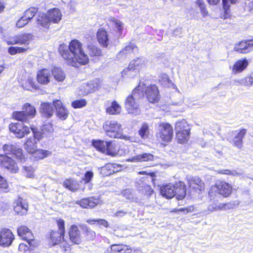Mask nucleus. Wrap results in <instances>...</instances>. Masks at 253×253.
Segmentation results:
<instances>
[{"instance_id": "obj_33", "label": "nucleus", "mask_w": 253, "mask_h": 253, "mask_svg": "<svg viewBox=\"0 0 253 253\" xmlns=\"http://www.w3.org/2000/svg\"><path fill=\"white\" fill-rule=\"evenodd\" d=\"M248 61L244 59L237 61L234 64L232 68V71L234 73H240L243 71L248 66Z\"/></svg>"}, {"instance_id": "obj_25", "label": "nucleus", "mask_w": 253, "mask_h": 253, "mask_svg": "<svg viewBox=\"0 0 253 253\" xmlns=\"http://www.w3.org/2000/svg\"><path fill=\"white\" fill-rule=\"evenodd\" d=\"M97 38L99 43L104 47L109 44V39L107 32L103 29H100L97 33Z\"/></svg>"}, {"instance_id": "obj_20", "label": "nucleus", "mask_w": 253, "mask_h": 253, "mask_svg": "<svg viewBox=\"0 0 253 253\" xmlns=\"http://www.w3.org/2000/svg\"><path fill=\"white\" fill-rule=\"evenodd\" d=\"M53 105L56 111L57 116L62 120H65L68 116V110L63 105L62 102L59 100L53 101Z\"/></svg>"}, {"instance_id": "obj_22", "label": "nucleus", "mask_w": 253, "mask_h": 253, "mask_svg": "<svg viewBox=\"0 0 253 253\" xmlns=\"http://www.w3.org/2000/svg\"><path fill=\"white\" fill-rule=\"evenodd\" d=\"M50 243L52 246L60 244V246L63 247L62 242H65L64 239V234L58 231H52L50 235Z\"/></svg>"}, {"instance_id": "obj_64", "label": "nucleus", "mask_w": 253, "mask_h": 253, "mask_svg": "<svg viewBox=\"0 0 253 253\" xmlns=\"http://www.w3.org/2000/svg\"><path fill=\"white\" fill-rule=\"evenodd\" d=\"M246 9L250 11H253V0H247L245 3Z\"/></svg>"}, {"instance_id": "obj_63", "label": "nucleus", "mask_w": 253, "mask_h": 253, "mask_svg": "<svg viewBox=\"0 0 253 253\" xmlns=\"http://www.w3.org/2000/svg\"><path fill=\"white\" fill-rule=\"evenodd\" d=\"M28 22L26 21V20L23 18V16H22L21 18L17 21L16 23V26L18 28H22L26 25Z\"/></svg>"}, {"instance_id": "obj_5", "label": "nucleus", "mask_w": 253, "mask_h": 253, "mask_svg": "<svg viewBox=\"0 0 253 253\" xmlns=\"http://www.w3.org/2000/svg\"><path fill=\"white\" fill-rule=\"evenodd\" d=\"M247 133V130L245 128L234 130L228 134L226 139L234 147L241 149L243 147V140Z\"/></svg>"}, {"instance_id": "obj_36", "label": "nucleus", "mask_w": 253, "mask_h": 253, "mask_svg": "<svg viewBox=\"0 0 253 253\" xmlns=\"http://www.w3.org/2000/svg\"><path fill=\"white\" fill-rule=\"evenodd\" d=\"M175 129L176 132H190V127L185 120L176 123Z\"/></svg>"}, {"instance_id": "obj_43", "label": "nucleus", "mask_w": 253, "mask_h": 253, "mask_svg": "<svg viewBox=\"0 0 253 253\" xmlns=\"http://www.w3.org/2000/svg\"><path fill=\"white\" fill-rule=\"evenodd\" d=\"M88 54L91 56H99L102 55V51L100 48L93 44L87 45Z\"/></svg>"}, {"instance_id": "obj_19", "label": "nucleus", "mask_w": 253, "mask_h": 253, "mask_svg": "<svg viewBox=\"0 0 253 253\" xmlns=\"http://www.w3.org/2000/svg\"><path fill=\"white\" fill-rule=\"evenodd\" d=\"M53 103H42L39 109V112L42 118H50L54 113Z\"/></svg>"}, {"instance_id": "obj_2", "label": "nucleus", "mask_w": 253, "mask_h": 253, "mask_svg": "<svg viewBox=\"0 0 253 253\" xmlns=\"http://www.w3.org/2000/svg\"><path fill=\"white\" fill-rule=\"evenodd\" d=\"M143 85L139 83L132 91L131 94H129L125 100V108L128 114L137 115L140 112L139 105V100L144 97Z\"/></svg>"}, {"instance_id": "obj_62", "label": "nucleus", "mask_w": 253, "mask_h": 253, "mask_svg": "<svg viewBox=\"0 0 253 253\" xmlns=\"http://www.w3.org/2000/svg\"><path fill=\"white\" fill-rule=\"evenodd\" d=\"M96 222L102 227L107 228L109 226L108 222L103 219L98 218L97 219Z\"/></svg>"}, {"instance_id": "obj_58", "label": "nucleus", "mask_w": 253, "mask_h": 253, "mask_svg": "<svg viewBox=\"0 0 253 253\" xmlns=\"http://www.w3.org/2000/svg\"><path fill=\"white\" fill-rule=\"evenodd\" d=\"M194 208L193 206H189L188 207H185L183 208H180L177 210V211L183 212L184 214L192 212L194 211Z\"/></svg>"}, {"instance_id": "obj_51", "label": "nucleus", "mask_w": 253, "mask_h": 253, "mask_svg": "<svg viewBox=\"0 0 253 253\" xmlns=\"http://www.w3.org/2000/svg\"><path fill=\"white\" fill-rule=\"evenodd\" d=\"M23 174L28 177H32L34 175V170L32 167H23Z\"/></svg>"}, {"instance_id": "obj_38", "label": "nucleus", "mask_w": 253, "mask_h": 253, "mask_svg": "<svg viewBox=\"0 0 253 253\" xmlns=\"http://www.w3.org/2000/svg\"><path fill=\"white\" fill-rule=\"evenodd\" d=\"M121 107L116 101H113L111 105L106 109L107 113L112 115L119 114L121 112Z\"/></svg>"}, {"instance_id": "obj_3", "label": "nucleus", "mask_w": 253, "mask_h": 253, "mask_svg": "<svg viewBox=\"0 0 253 253\" xmlns=\"http://www.w3.org/2000/svg\"><path fill=\"white\" fill-rule=\"evenodd\" d=\"M161 195L168 199L175 196L178 200H182L186 196V189L184 182L179 181L175 184H169L162 186L160 189Z\"/></svg>"}, {"instance_id": "obj_28", "label": "nucleus", "mask_w": 253, "mask_h": 253, "mask_svg": "<svg viewBox=\"0 0 253 253\" xmlns=\"http://www.w3.org/2000/svg\"><path fill=\"white\" fill-rule=\"evenodd\" d=\"M98 82L97 80L90 81L87 84L81 86V89H84V95L87 94L98 88L99 86Z\"/></svg>"}, {"instance_id": "obj_39", "label": "nucleus", "mask_w": 253, "mask_h": 253, "mask_svg": "<svg viewBox=\"0 0 253 253\" xmlns=\"http://www.w3.org/2000/svg\"><path fill=\"white\" fill-rule=\"evenodd\" d=\"M234 50L241 53H247L249 52L246 41H243L236 44Z\"/></svg>"}, {"instance_id": "obj_48", "label": "nucleus", "mask_w": 253, "mask_h": 253, "mask_svg": "<svg viewBox=\"0 0 253 253\" xmlns=\"http://www.w3.org/2000/svg\"><path fill=\"white\" fill-rule=\"evenodd\" d=\"M26 49L21 47L10 46L8 49V51L11 55H14L18 53L24 52Z\"/></svg>"}, {"instance_id": "obj_29", "label": "nucleus", "mask_w": 253, "mask_h": 253, "mask_svg": "<svg viewBox=\"0 0 253 253\" xmlns=\"http://www.w3.org/2000/svg\"><path fill=\"white\" fill-rule=\"evenodd\" d=\"M240 203L238 201H231L227 203H222L219 204V205H216L215 207H210V209L211 210H231L236 208Z\"/></svg>"}, {"instance_id": "obj_55", "label": "nucleus", "mask_w": 253, "mask_h": 253, "mask_svg": "<svg viewBox=\"0 0 253 253\" xmlns=\"http://www.w3.org/2000/svg\"><path fill=\"white\" fill-rule=\"evenodd\" d=\"M57 224L58 227V232L62 233H65V222L62 219H59L57 220Z\"/></svg>"}, {"instance_id": "obj_42", "label": "nucleus", "mask_w": 253, "mask_h": 253, "mask_svg": "<svg viewBox=\"0 0 253 253\" xmlns=\"http://www.w3.org/2000/svg\"><path fill=\"white\" fill-rule=\"evenodd\" d=\"M38 12V8L35 7H32L26 10L24 13L23 18L25 19L28 22L31 20Z\"/></svg>"}, {"instance_id": "obj_26", "label": "nucleus", "mask_w": 253, "mask_h": 253, "mask_svg": "<svg viewBox=\"0 0 253 253\" xmlns=\"http://www.w3.org/2000/svg\"><path fill=\"white\" fill-rule=\"evenodd\" d=\"M137 50V47L133 43L126 46L117 55L118 59L126 58L128 55Z\"/></svg>"}, {"instance_id": "obj_1", "label": "nucleus", "mask_w": 253, "mask_h": 253, "mask_svg": "<svg viewBox=\"0 0 253 253\" xmlns=\"http://www.w3.org/2000/svg\"><path fill=\"white\" fill-rule=\"evenodd\" d=\"M82 43L77 40H72L68 46L61 45L59 48L60 53L67 63L78 67V64L84 65L88 62V57L84 52Z\"/></svg>"}, {"instance_id": "obj_18", "label": "nucleus", "mask_w": 253, "mask_h": 253, "mask_svg": "<svg viewBox=\"0 0 253 253\" xmlns=\"http://www.w3.org/2000/svg\"><path fill=\"white\" fill-rule=\"evenodd\" d=\"M217 191L218 193L224 197L229 196L232 192L231 186L225 182L221 181L212 187V190Z\"/></svg>"}, {"instance_id": "obj_31", "label": "nucleus", "mask_w": 253, "mask_h": 253, "mask_svg": "<svg viewBox=\"0 0 253 253\" xmlns=\"http://www.w3.org/2000/svg\"><path fill=\"white\" fill-rule=\"evenodd\" d=\"M18 235L26 240H31L33 234L31 230L25 226H21L17 229Z\"/></svg>"}, {"instance_id": "obj_4", "label": "nucleus", "mask_w": 253, "mask_h": 253, "mask_svg": "<svg viewBox=\"0 0 253 253\" xmlns=\"http://www.w3.org/2000/svg\"><path fill=\"white\" fill-rule=\"evenodd\" d=\"M23 111L13 113L12 116L15 119L25 123H28L30 119L35 117L37 111L36 108L30 103H27L23 106Z\"/></svg>"}, {"instance_id": "obj_40", "label": "nucleus", "mask_w": 253, "mask_h": 253, "mask_svg": "<svg viewBox=\"0 0 253 253\" xmlns=\"http://www.w3.org/2000/svg\"><path fill=\"white\" fill-rule=\"evenodd\" d=\"M118 148L115 144L112 141H108L107 150H106V154L114 157L118 154Z\"/></svg>"}, {"instance_id": "obj_14", "label": "nucleus", "mask_w": 253, "mask_h": 253, "mask_svg": "<svg viewBox=\"0 0 253 253\" xmlns=\"http://www.w3.org/2000/svg\"><path fill=\"white\" fill-rule=\"evenodd\" d=\"M0 166L11 173H15L19 170L16 162L11 157L5 155H0Z\"/></svg>"}, {"instance_id": "obj_6", "label": "nucleus", "mask_w": 253, "mask_h": 253, "mask_svg": "<svg viewBox=\"0 0 253 253\" xmlns=\"http://www.w3.org/2000/svg\"><path fill=\"white\" fill-rule=\"evenodd\" d=\"M37 141L35 138H29L24 144V148L28 153H34L36 157L40 159H42L51 154V152L49 151L37 149Z\"/></svg>"}, {"instance_id": "obj_37", "label": "nucleus", "mask_w": 253, "mask_h": 253, "mask_svg": "<svg viewBox=\"0 0 253 253\" xmlns=\"http://www.w3.org/2000/svg\"><path fill=\"white\" fill-rule=\"evenodd\" d=\"M37 21L39 26L46 28H48L50 24V20L48 19L46 13L39 14Z\"/></svg>"}, {"instance_id": "obj_53", "label": "nucleus", "mask_w": 253, "mask_h": 253, "mask_svg": "<svg viewBox=\"0 0 253 253\" xmlns=\"http://www.w3.org/2000/svg\"><path fill=\"white\" fill-rule=\"evenodd\" d=\"M93 176V172L92 171H87L84 174V176L83 178L85 183L89 182Z\"/></svg>"}, {"instance_id": "obj_46", "label": "nucleus", "mask_w": 253, "mask_h": 253, "mask_svg": "<svg viewBox=\"0 0 253 253\" xmlns=\"http://www.w3.org/2000/svg\"><path fill=\"white\" fill-rule=\"evenodd\" d=\"M41 130L42 131H43V133L45 134V136H47L48 135H49L53 132V126L52 124L50 123H45L42 125Z\"/></svg>"}, {"instance_id": "obj_52", "label": "nucleus", "mask_w": 253, "mask_h": 253, "mask_svg": "<svg viewBox=\"0 0 253 253\" xmlns=\"http://www.w3.org/2000/svg\"><path fill=\"white\" fill-rule=\"evenodd\" d=\"M128 213V210L127 209H118L113 216L116 217H123Z\"/></svg>"}, {"instance_id": "obj_35", "label": "nucleus", "mask_w": 253, "mask_h": 253, "mask_svg": "<svg viewBox=\"0 0 253 253\" xmlns=\"http://www.w3.org/2000/svg\"><path fill=\"white\" fill-rule=\"evenodd\" d=\"M108 141H104L101 140H93L92 144L98 151L106 153L107 150Z\"/></svg>"}, {"instance_id": "obj_57", "label": "nucleus", "mask_w": 253, "mask_h": 253, "mask_svg": "<svg viewBox=\"0 0 253 253\" xmlns=\"http://www.w3.org/2000/svg\"><path fill=\"white\" fill-rule=\"evenodd\" d=\"M238 0H222L223 7L226 11L229 7V2L231 3H235Z\"/></svg>"}, {"instance_id": "obj_24", "label": "nucleus", "mask_w": 253, "mask_h": 253, "mask_svg": "<svg viewBox=\"0 0 253 253\" xmlns=\"http://www.w3.org/2000/svg\"><path fill=\"white\" fill-rule=\"evenodd\" d=\"M98 203V200L93 197L84 198L76 202V204L80 205L83 208H93Z\"/></svg>"}, {"instance_id": "obj_44", "label": "nucleus", "mask_w": 253, "mask_h": 253, "mask_svg": "<svg viewBox=\"0 0 253 253\" xmlns=\"http://www.w3.org/2000/svg\"><path fill=\"white\" fill-rule=\"evenodd\" d=\"M149 125L144 123L138 131V134L142 139H146L149 135Z\"/></svg>"}, {"instance_id": "obj_45", "label": "nucleus", "mask_w": 253, "mask_h": 253, "mask_svg": "<svg viewBox=\"0 0 253 253\" xmlns=\"http://www.w3.org/2000/svg\"><path fill=\"white\" fill-rule=\"evenodd\" d=\"M190 132H176V139L179 143L186 142L189 138Z\"/></svg>"}, {"instance_id": "obj_12", "label": "nucleus", "mask_w": 253, "mask_h": 253, "mask_svg": "<svg viewBox=\"0 0 253 253\" xmlns=\"http://www.w3.org/2000/svg\"><path fill=\"white\" fill-rule=\"evenodd\" d=\"M2 148L6 154H12L21 163L25 161V157L23 155L22 149L16 145L6 144L3 146Z\"/></svg>"}, {"instance_id": "obj_34", "label": "nucleus", "mask_w": 253, "mask_h": 253, "mask_svg": "<svg viewBox=\"0 0 253 253\" xmlns=\"http://www.w3.org/2000/svg\"><path fill=\"white\" fill-rule=\"evenodd\" d=\"M111 251L115 253H129L131 249L129 246L124 244H115L111 246Z\"/></svg>"}, {"instance_id": "obj_30", "label": "nucleus", "mask_w": 253, "mask_h": 253, "mask_svg": "<svg viewBox=\"0 0 253 253\" xmlns=\"http://www.w3.org/2000/svg\"><path fill=\"white\" fill-rule=\"evenodd\" d=\"M50 23H58L61 19V14L60 10L56 8L49 10L46 13Z\"/></svg>"}, {"instance_id": "obj_41", "label": "nucleus", "mask_w": 253, "mask_h": 253, "mask_svg": "<svg viewBox=\"0 0 253 253\" xmlns=\"http://www.w3.org/2000/svg\"><path fill=\"white\" fill-rule=\"evenodd\" d=\"M63 186L71 191L74 192L78 189V185L73 179H66L63 183Z\"/></svg>"}, {"instance_id": "obj_8", "label": "nucleus", "mask_w": 253, "mask_h": 253, "mask_svg": "<svg viewBox=\"0 0 253 253\" xmlns=\"http://www.w3.org/2000/svg\"><path fill=\"white\" fill-rule=\"evenodd\" d=\"M159 132L157 133V137L160 138L162 141L169 142L173 136L172 127L167 123H161L159 126Z\"/></svg>"}, {"instance_id": "obj_56", "label": "nucleus", "mask_w": 253, "mask_h": 253, "mask_svg": "<svg viewBox=\"0 0 253 253\" xmlns=\"http://www.w3.org/2000/svg\"><path fill=\"white\" fill-rule=\"evenodd\" d=\"M8 188V183L6 180L0 175V191L5 190Z\"/></svg>"}, {"instance_id": "obj_11", "label": "nucleus", "mask_w": 253, "mask_h": 253, "mask_svg": "<svg viewBox=\"0 0 253 253\" xmlns=\"http://www.w3.org/2000/svg\"><path fill=\"white\" fill-rule=\"evenodd\" d=\"M143 85L144 95H146L148 101L150 103L158 102L160 99L159 92L158 87L155 85L146 86V84L140 82Z\"/></svg>"}, {"instance_id": "obj_32", "label": "nucleus", "mask_w": 253, "mask_h": 253, "mask_svg": "<svg viewBox=\"0 0 253 253\" xmlns=\"http://www.w3.org/2000/svg\"><path fill=\"white\" fill-rule=\"evenodd\" d=\"M51 73L54 79L58 82H63L65 79V74L60 68L54 67L51 70Z\"/></svg>"}, {"instance_id": "obj_50", "label": "nucleus", "mask_w": 253, "mask_h": 253, "mask_svg": "<svg viewBox=\"0 0 253 253\" xmlns=\"http://www.w3.org/2000/svg\"><path fill=\"white\" fill-rule=\"evenodd\" d=\"M123 196L125 197L126 199L133 201L134 200L133 194L131 192V190L128 189L123 190L122 192Z\"/></svg>"}, {"instance_id": "obj_21", "label": "nucleus", "mask_w": 253, "mask_h": 253, "mask_svg": "<svg viewBox=\"0 0 253 253\" xmlns=\"http://www.w3.org/2000/svg\"><path fill=\"white\" fill-rule=\"evenodd\" d=\"M51 77V71L46 68L40 70L37 75L38 83L42 84H48L50 82Z\"/></svg>"}, {"instance_id": "obj_10", "label": "nucleus", "mask_w": 253, "mask_h": 253, "mask_svg": "<svg viewBox=\"0 0 253 253\" xmlns=\"http://www.w3.org/2000/svg\"><path fill=\"white\" fill-rule=\"evenodd\" d=\"M145 59L143 57L134 59L129 63L127 68L124 70L122 74L129 77H133L145 64Z\"/></svg>"}, {"instance_id": "obj_23", "label": "nucleus", "mask_w": 253, "mask_h": 253, "mask_svg": "<svg viewBox=\"0 0 253 253\" xmlns=\"http://www.w3.org/2000/svg\"><path fill=\"white\" fill-rule=\"evenodd\" d=\"M14 204V210L18 214L23 215L27 213L28 211V204L23 199L19 198Z\"/></svg>"}, {"instance_id": "obj_47", "label": "nucleus", "mask_w": 253, "mask_h": 253, "mask_svg": "<svg viewBox=\"0 0 253 253\" xmlns=\"http://www.w3.org/2000/svg\"><path fill=\"white\" fill-rule=\"evenodd\" d=\"M86 105V101L84 99L76 100L72 102V106L74 108H81Z\"/></svg>"}, {"instance_id": "obj_15", "label": "nucleus", "mask_w": 253, "mask_h": 253, "mask_svg": "<svg viewBox=\"0 0 253 253\" xmlns=\"http://www.w3.org/2000/svg\"><path fill=\"white\" fill-rule=\"evenodd\" d=\"M14 236L8 228H2L0 232V245L3 247L10 246L13 240Z\"/></svg>"}, {"instance_id": "obj_59", "label": "nucleus", "mask_w": 253, "mask_h": 253, "mask_svg": "<svg viewBox=\"0 0 253 253\" xmlns=\"http://www.w3.org/2000/svg\"><path fill=\"white\" fill-rule=\"evenodd\" d=\"M143 188L145 194L147 195L149 197H150L154 192L153 190L148 185H144Z\"/></svg>"}, {"instance_id": "obj_61", "label": "nucleus", "mask_w": 253, "mask_h": 253, "mask_svg": "<svg viewBox=\"0 0 253 253\" xmlns=\"http://www.w3.org/2000/svg\"><path fill=\"white\" fill-rule=\"evenodd\" d=\"M113 165L114 164H107L104 167L102 168V171H104L106 170H109L110 171L107 174H110L112 172L114 171V170L112 169V168H114Z\"/></svg>"}, {"instance_id": "obj_27", "label": "nucleus", "mask_w": 253, "mask_h": 253, "mask_svg": "<svg viewBox=\"0 0 253 253\" xmlns=\"http://www.w3.org/2000/svg\"><path fill=\"white\" fill-rule=\"evenodd\" d=\"M154 156L150 153H143L132 157L131 158L127 160L128 162H142L147 161H151L153 160Z\"/></svg>"}, {"instance_id": "obj_49", "label": "nucleus", "mask_w": 253, "mask_h": 253, "mask_svg": "<svg viewBox=\"0 0 253 253\" xmlns=\"http://www.w3.org/2000/svg\"><path fill=\"white\" fill-rule=\"evenodd\" d=\"M31 129L34 135V137L33 138H35L37 141H39L42 137L45 136V134L43 133V131H41L37 128L31 127Z\"/></svg>"}, {"instance_id": "obj_60", "label": "nucleus", "mask_w": 253, "mask_h": 253, "mask_svg": "<svg viewBox=\"0 0 253 253\" xmlns=\"http://www.w3.org/2000/svg\"><path fill=\"white\" fill-rule=\"evenodd\" d=\"M221 173L224 174L232 175L233 176L240 175L241 173L237 172L236 170H230L228 169H224L221 171Z\"/></svg>"}, {"instance_id": "obj_7", "label": "nucleus", "mask_w": 253, "mask_h": 253, "mask_svg": "<svg viewBox=\"0 0 253 253\" xmlns=\"http://www.w3.org/2000/svg\"><path fill=\"white\" fill-rule=\"evenodd\" d=\"M103 128L110 137L118 138L122 135L121 125L115 121H106L103 125Z\"/></svg>"}, {"instance_id": "obj_9", "label": "nucleus", "mask_w": 253, "mask_h": 253, "mask_svg": "<svg viewBox=\"0 0 253 253\" xmlns=\"http://www.w3.org/2000/svg\"><path fill=\"white\" fill-rule=\"evenodd\" d=\"M69 240L62 242L63 248H66L72 246L73 244H79L81 242L80 231L78 226L73 225L69 230Z\"/></svg>"}, {"instance_id": "obj_13", "label": "nucleus", "mask_w": 253, "mask_h": 253, "mask_svg": "<svg viewBox=\"0 0 253 253\" xmlns=\"http://www.w3.org/2000/svg\"><path fill=\"white\" fill-rule=\"evenodd\" d=\"M23 122L12 123L9 125V128L11 132L14 133L16 136L21 138L30 133L29 127L24 125Z\"/></svg>"}, {"instance_id": "obj_17", "label": "nucleus", "mask_w": 253, "mask_h": 253, "mask_svg": "<svg viewBox=\"0 0 253 253\" xmlns=\"http://www.w3.org/2000/svg\"><path fill=\"white\" fill-rule=\"evenodd\" d=\"M186 179L190 188L199 191L204 189V183L199 177L188 175H187Z\"/></svg>"}, {"instance_id": "obj_54", "label": "nucleus", "mask_w": 253, "mask_h": 253, "mask_svg": "<svg viewBox=\"0 0 253 253\" xmlns=\"http://www.w3.org/2000/svg\"><path fill=\"white\" fill-rule=\"evenodd\" d=\"M244 80V85H252L253 84V72L251 73L249 76L246 78L243 79Z\"/></svg>"}, {"instance_id": "obj_16", "label": "nucleus", "mask_w": 253, "mask_h": 253, "mask_svg": "<svg viewBox=\"0 0 253 253\" xmlns=\"http://www.w3.org/2000/svg\"><path fill=\"white\" fill-rule=\"evenodd\" d=\"M32 36L29 34L17 35L9 37L5 39L8 44H28L29 41L31 39Z\"/></svg>"}]
</instances>
